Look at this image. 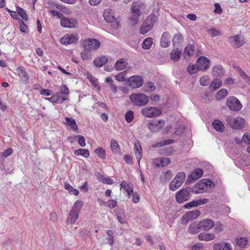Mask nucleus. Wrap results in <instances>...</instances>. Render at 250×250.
<instances>
[{
    "label": "nucleus",
    "instance_id": "nucleus-13",
    "mask_svg": "<svg viewBox=\"0 0 250 250\" xmlns=\"http://www.w3.org/2000/svg\"><path fill=\"white\" fill-rule=\"evenodd\" d=\"M78 21L73 18L63 17L61 20V24L65 28H73L77 26Z\"/></svg>",
    "mask_w": 250,
    "mask_h": 250
},
{
    "label": "nucleus",
    "instance_id": "nucleus-56",
    "mask_svg": "<svg viewBox=\"0 0 250 250\" xmlns=\"http://www.w3.org/2000/svg\"><path fill=\"white\" fill-rule=\"evenodd\" d=\"M12 152H13V150L12 148H8V149L5 150L3 152H2L1 153V157L3 159H4V158L7 157L8 156H10V155H11Z\"/></svg>",
    "mask_w": 250,
    "mask_h": 250
},
{
    "label": "nucleus",
    "instance_id": "nucleus-50",
    "mask_svg": "<svg viewBox=\"0 0 250 250\" xmlns=\"http://www.w3.org/2000/svg\"><path fill=\"white\" fill-rule=\"evenodd\" d=\"M145 92H151L155 89L154 84L152 82H148L145 85Z\"/></svg>",
    "mask_w": 250,
    "mask_h": 250
},
{
    "label": "nucleus",
    "instance_id": "nucleus-23",
    "mask_svg": "<svg viewBox=\"0 0 250 250\" xmlns=\"http://www.w3.org/2000/svg\"><path fill=\"white\" fill-rule=\"evenodd\" d=\"M170 35L167 32H164L161 37V45L163 47H167L170 44Z\"/></svg>",
    "mask_w": 250,
    "mask_h": 250
},
{
    "label": "nucleus",
    "instance_id": "nucleus-10",
    "mask_svg": "<svg viewBox=\"0 0 250 250\" xmlns=\"http://www.w3.org/2000/svg\"><path fill=\"white\" fill-rule=\"evenodd\" d=\"M201 214V212L197 209L188 211L186 213L181 219V223L186 225L189 221H192L197 218Z\"/></svg>",
    "mask_w": 250,
    "mask_h": 250
},
{
    "label": "nucleus",
    "instance_id": "nucleus-2",
    "mask_svg": "<svg viewBox=\"0 0 250 250\" xmlns=\"http://www.w3.org/2000/svg\"><path fill=\"white\" fill-rule=\"evenodd\" d=\"M227 124L233 129H240L244 128L246 121L243 118L238 116L236 118L227 116L226 119Z\"/></svg>",
    "mask_w": 250,
    "mask_h": 250
},
{
    "label": "nucleus",
    "instance_id": "nucleus-21",
    "mask_svg": "<svg viewBox=\"0 0 250 250\" xmlns=\"http://www.w3.org/2000/svg\"><path fill=\"white\" fill-rule=\"evenodd\" d=\"M229 42L236 48H239L244 43L243 38L240 36L235 35L229 38Z\"/></svg>",
    "mask_w": 250,
    "mask_h": 250
},
{
    "label": "nucleus",
    "instance_id": "nucleus-64",
    "mask_svg": "<svg viewBox=\"0 0 250 250\" xmlns=\"http://www.w3.org/2000/svg\"><path fill=\"white\" fill-rule=\"evenodd\" d=\"M203 245L201 243L195 244L191 247L192 250H200L203 249Z\"/></svg>",
    "mask_w": 250,
    "mask_h": 250
},
{
    "label": "nucleus",
    "instance_id": "nucleus-52",
    "mask_svg": "<svg viewBox=\"0 0 250 250\" xmlns=\"http://www.w3.org/2000/svg\"><path fill=\"white\" fill-rule=\"evenodd\" d=\"M188 71L190 74H193L197 72V70H199L198 66H195L194 64H189L187 68Z\"/></svg>",
    "mask_w": 250,
    "mask_h": 250
},
{
    "label": "nucleus",
    "instance_id": "nucleus-40",
    "mask_svg": "<svg viewBox=\"0 0 250 250\" xmlns=\"http://www.w3.org/2000/svg\"><path fill=\"white\" fill-rule=\"evenodd\" d=\"M64 188L69 191V193L77 196L79 194V191L78 189L73 188L70 184L64 183Z\"/></svg>",
    "mask_w": 250,
    "mask_h": 250
},
{
    "label": "nucleus",
    "instance_id": "nucleus-38",
    "mask_svg": "<svg viewBox=\"0 0 250 250\" xmlns=\"http://www.w3.org/2000/svg\"><path fill=\"white\" fill-rule=\"evenodd\" d=\"M222 84V81L221 79L215 78L213 80L209 85V88L212 90H216L219 88Z\"/></svg>",
    "mask_w": 250,
    "mask_h": 250
},
{
    "label": "nucleus",
    "instance_id": "nucleus-9",
    "mask_svg": "<svg viewBox=\"0 0 250 250\" xmlns=\"http://www.w3.org/2000/svg\"><path fill=\"white\" fill-rule=\"evenodd\" d=\"M84 50L90 52L98 49L100 46V42L95 39L84 40L83 42Z\"/></svg>",
    "mask_w": 250,
    "mask_h": 250
},
{
    "label": "nucleus",
    "instance_id": "nucleus-33",
    "mask_svg": "<svg viewBox=\"0 0 250 250\" xmlns=\"http://www.w3.org/2000/svg\"><path fill=\"white\" fill-rule=\"evenodd\" d=\"M54 105L56 104H62L64 101L67 100L65 96H62L61 93L59 92L53 95Z\"/></svg>",
    "mask_w": 250,
    "mask_h": 250
},
{
    "label": "nucleus",
    "instance_id": "nucleus-6",
    "mask_svg": "<svg viewBox=\"0 0 250 250\" xmlns=\"http://www.w3.org/2000/svg\"><path fill=\"white\" fill-rule=\"evenodd\" d=\"M142 113L146 117L153 118L160 115L162 112L158 108L152 106H148L143 108L142 109Z\"/></svg>",
    "mask_w": 250,
    "mask_h": 250
},
{
    "label": "nucleus",
    "instance_id": "nucleus-17",
    "mask_svg": "<svg viewBox=\"0 0 250 250\" xmlns=\"http://www.w3.org/2000/svg\"><path fill=\"white\" fill-rule=\"evenodd\" d=\"M210 61L207 57H201L196 62L199 70H205L208 68Z\"/></svg>",
    "mask_w": 250,
    "mask_h": 250
},
{
    "label": "nucleus",
    "instance_id": "nucleus-22",
    "mask_svg": "<svg viewBox=\"0 0 250 250\" xmlns=\"http://www.w3.org/2000/svg\"><path fill=\"white\" fill-rule=\"evenodd\" d=\"M103 16L105 21L107 22H113L115 21V14L113 10L106 9L104 10Z\"/></svg>",
    "mask_w": 250,
    "mask_h": 250
},
{
    "label": "nucleus",
    "instance_id": "nucleus-3",
    "mask_svg": "<svg viewBox=\"0 0 250 250\" xmlns=\"http://www.w3.org/2000/svg\"><path fill=\"white\" fill-rule=\"evenodd\" d=\"M129 99L133 104L139 106L147 104L149 102L148 97L143 93H133L129 96Z\"/></svg>",
    "mask_w": 250,
    "mask_h": 250
},
{
    "label": "nucleus",
    "instance_id": "nucleus-28",
    "mask_svg": "<svg viewBox=\"0 0 250 250\" xmlns=\"http://www.w3.org/2000/svg\"><path fill=\"white\" fill-rule=\"evenodd\" d=\"M215 234L213 233H202L198 235L200 241H209L215 239Z\"/></svg>",
    "mask_w": 250,
    "mask_h": 250
},
{
    "label": "nucleus",
    "instance_id": "nucleus-49",
    "mask_svg": "<svg viewBox=\"0 0 250 250\" xmlns=\"http://www.w3.org/2000/svg\"><path fill=\"white\" fill-rule=\"evenodd\" d=\"M95 152L97 154L98 157L102 159H105V150L101 147H99L95 150Z\"/></svg>",
    "mask_w": 250,
    "mask_h": 250
},
{
    "label": "nucleus",
    "instance_id": "nucleus-46",
    "mask_svg": "<svg viewBox=\"0 0 250 250\" xmlns=\"http://www.w3.org/2000/svg\"><path fill=\"white\" fill-rule=\"evenodd\" d=\"M174 143L173 140H167L161 141L157 143L156 144L153 146L154 147H160L164 146H167Z\"/></svg>",
    "mask_w": 250,
    "mask_h": 250
},
{
    "label": "nucleus",
    "instance_id": "nucleus-47",
    "mask_svg": "<svg viewBox=\"0 0 250 250\" xmlns=\"http://www.w3.org/2000/svg\"><path fill=\"white\" fill-rule=\"evenodd\" d=\"M247 242L248 240L246 237L240 238L236 239V244L240 248H244L246 246Z\"/></svg>",
    "mask_w": 250,
    "mask_h": 250
},
{
    "label": "nucleus",
    "instance_id": "nucleus-20",
    "mask_svg": "<svg viewBox=\"0 0 250 250\" xmlns=\"http://www.w3.org/2000/svg\"><path fill=\"white\" fill-rule=\"evenodd\" d=\"M199 223V227L201 228V229L204 230L208 231L212 229L214 226V222L210 219H206Z\"/></svg>",
    "mask_w": 250,
    "mask_h": 250
},
{
    "label": "nucleus",
    "instance_id": "nucleus-54",
    "mask_svg": "<svg viewBox=\"0 0 250 250\" xmlns=\"http://www.w3.org/2000/svg\"><path fill=\"white\" fill-rule=\"evenodd\" d=\"M126 76V72L125 71L122 72L118 74L115 76V79L119 82H124L125 81V77Z\"/></svg>",
    "mask_w": 250,
    "mask_h": 250
},
{
    "label": "nucleus",
    "instance_id": "nucleus-43",
    "mask_svg": "<svg viewBox=\"0 0 250 250\" xmlns=\"http://www.w3.org/2000/svg\"><path fill=\"white\" fill-rule=\"evenodd\" d=\"M65 121L67 125L70 126L74 130H78V126L74 119L71 118H65Z\"/></svg>",
    "mask_w": 250,
    "mask_h": 250
},
{
    "label": "nucleus",
    "instance_id": "nucleus-11",
    "mask_svg": "<svg viewBox=\"0 0 250 250\" xmlns=\"http://www.w3.org/2000/svg\"><path fill=\"white\" fill-rule=\"evenodd\" d=\"M165 126V121L162 120H154L148 125L149 129L153 132L160 131Z\"/></svg>",
    "mask_w": 250,
    "mask_h": 250
},
{
    "label": "nucleus",
    "instance_id": "nucleus-19",
    "mask_svg": "<svg viewBox=\"0 0 250 250\" xmlns=\"http://www.w3.org/2000/svg\"><path fill=\"white\" fill-rule=\"evenodd\" d=\"M211 183H212V182L210 181H208V183L205 182L203 180L200 181L195 185L194 189V192L196 194L203 193L204 192L205 188L208 186H210Z\"/></svg>",
    "mask_w": 250,
    "mask_h": 250
},
{
    "label": "nucleus",
    "instance_id": "nucleus-24",
    "mask_svg": "<svg viewBox=\"0 0 250 250\" xmlns=\"http://www.w3.org/2000/svg\"><path fill=\"white\" fill-rule=\"evenodd\" d=\"M108 62V58L105 56H101L95 59L93 62L94 65L97 67H101Z\"/></svg>",
    "mask_w": 250,
    "mask_h": 250
},
{
    "label": "nucleus",
    "instance_id": "nucleus-16",
    "mask_svg": "<svg viewBox=\"0 0 250 250\" xmlns=\"http://www.w3.org/2000/svg\"><path fill=\"white\" fill-rule=\"evenodd\" d=\"M145 8V4L140 1H137L134 2L130 7L131 13L138 14L141 15V12Z\"/></svg>",
    "mask_w": 250,
    "mask_h": 250
},
{
    "label": "nucleus",
    "instance_id": "nucleus-31",
    "mask_svg": "<svg viewBox=\"0 0 250 250\" xmlns=\"http://www.w3.org/2000/svg\"><path fill=\"white\" fill-rule=\"evenodd\" d=\"M199 223L194 222L191 224L188 228V232L191 234H196L199 232L201 228L199 227Z\"/></svg>",
    "mask_w": 250,
    "mask_h": 250
},
{
    "label": "nucleus",
    "instance_id": "nucleus-30",
    "mask_svg": "<svg viewBox=\"0 0 250 250\" xmlns=\"http://www.w3.org/2000/svg\"><path fill=\"white\" fill-rule=\"evenodd\" d=\"M203 174V170L201 168H196L193 170L189 176V177L194 180L200 178Z\"/></svg>",
    "mask_w": 250,
    "mask_h": 250
},
{
    "label": "nucleus",
    "instance_id": "nucleus-63",
    "mask_svg": "<svg viewBox=\"0 0 250 250\" xmlns=\"http://www.w3.org/2000/svg\"><path fill=\"white\" fill-rule=\"evenodd\" d=\"M21 22L20 23L21 30L23 33H26L28 31L27 26L23 22V21L21 19Z\"/></svg>",
    "mask_w": 250,
    "mask_h": 250
},
{
    "label": "nucleus",
    "instance_id": "nucleus-44",
    "mask_svg": "<svg viewBox=\"0 0 250 250\" xmlns=\"http://www.w3.org/2000/svg\"><path fill=\"white\" fill-rule=\"evenodd\" d=\"M183 42V38L181 34H176L172 40L174 45H179L182 43Z\"/></svg>",
    "mask_w": 250,
    "mask_h": 250
},
{
    "label": "nucleus",
    "instance_id": "nucleus-53",
    "mask_svg": "<svg viewBox=\"0 0 250 250\" xmlns=\"http://www.w3.org/2000/svg\"><path fill=\"white\" fill-rule=\"evenodd\" d=\"M209 82V77L208 76H203L200 80V83L201 85H207Z\"/></svg>",
    "mask_w": 250,
    "mask_h": 250
},
{
    "label": "nucleus",
    "instance_id": "nucleus-55",
    "mask_svg": "<svg viewBox=\"0 0 250 250\" xmlns=\"http://www.w3.org/2000/svg\"><path fill=\"white\" fill-rule=\"evenodd\" d=\"M242 141L246 145H250V134L248 132L245 133L242 136Z\"/></svg>",
    "mask_w": 250,
    "mask_h": 250
},
{
    "label": "nucleus",
    "instance_id": "nucleus-35",
    "mask_svg": "<svg viewBox=\"0 0 250 250\" xmlns=\"http://www.w3.org/2000/svg\"><path fill=\"white\" fill-rule=\"evenodd\" d=\"M224 71L221 66H214L212 68V74L214 77H220L223 76Z\"/></svg>",
    "mask_w": 250,
    "mask_h": 250
},
{
    "label": "nucleus",
    "instance_id": "nucleus-36",
    "mask_svg": "<svg viewBox=\"0 0 250 250\" xmlns=\"http://www.w3.org/2000/svg\"><path fill=\"white\" fill-rule=\"evenodd\" d=\"M141 15L131 13V15L129 19V23L131 25H135L137 24L140 20Z\"/></svg>",
    "mask_w": 250,
    "mask_h": 250
},
{
    "label": "nucleus",
    "instance_id": "nucleus-39",
    "mask_svg": "<svg viewBox=\"0 0 250 250\" xmlns=\"http://www.w3.org/2000/svg\"><path fill=\"white\" fill-rule=\"evenodd\" d=\"M228 94V90L225 88H223L217 92L215 95V98L217 100H220L226 97Z\"/></svg>",
    "mask_w": 250,
    "mask_h": 250
},
{
    "label": "nucleus",
    "instance_id": "nucleus-29",
    "mask_svg": "<svg viewBox=\"0 0 250 250\" xmlns=\"http://www.w3.org/2000/svg\"><path fill=\"white\" fill-rule=\"evenodd\" d=\"M212 126L218 132H222L225 130V126L223 123L218 119L213 121L212 123Z\"/></svg>",
    "mask_w": 250,
    "mask_h": 250
},
{
    "label": "nucleus",
    "instance_id": "nucleus-62",
    "mask_svg": "<svg viewBox=\"0 0 250 250\" xmlns=\"http://www.w3.org/2000/svg\"><path fill=\"white\" fill-rule=\"evenodd\" d=\"M48 13L52 14V15L54 17L57 16L60 19H62V17L63 16L62 14L60 12H59L57 11L50 10H49Z\"/></svg>",
    "mask_w": 250,
    "mask_h": 250
},
{
    "label": "nucleus",
    "instance_id": "nucleus-60",
    "mask_svg": "<svg viewBox=\"0 0 250 250\" xmlns=\"http://www.w3.org/2000/svg\"><path fill=\"white\" fill-rule=\"evenodd\" d=\"M197 207L202 205H205L209 202V200L207 198L200 199L195 200Z\"/></svg>",
    "mask_w": 250,
    "mask_h": 250
},
{
    "label": "nucleus",
    "instance_id": "nucleus-4",
    "mask_svg": "<svg viewBox=\"0 0 250 250\" xmlns=\"http://www.w3.org/2000/svg\"><path fill=\"white\" fill-rule=\"evenodd\" d=\"M156 21V17L155 15L151 14L148 16L140 28V33L144 35L149 32L152 28Z\"/></svg>",
    "mask_w": 250,
    "mask_h": 250
},
{
    "label": "nucleus",
    "instance_id": "nucleus-25",
    "mask_svg": "<svg viewBox=\"0 0 250 250\" xmlns=\"http://www.w3.org/2000/svg\"><path fill=\"white\" fill-rule=\"evenodd\" d=\"M127 64V60L125 59L121 58L116 62L114 67L116 70H122L126 68Z\"/></svg>",
    "mask_w": 250,
    "mask_h": 250
},
{
    "label": "nucleus",
    "instance_id": "nucleus-34",
    "mask_svg": "<svg viewBox=\"0 0 250 250\" xmlns=\"http://www.w3.org/2000/svg\"><path fill=\"white\" fill-rule=\"evenodd\" d=\"M194 48L193 46L188 45L184 49L183 55L185 58L187 59L194 54Z\"/></svg>",
    "mask_w": 250,
    "mask_h": 250
},
{
    "label": "nucleus",
    "instance_id": "nucleus-42",
    "mask_svg": "<svg viewBox=\"0 0 250 250\" xmlns=\"http://www.w3.org/2000/svg\"><path fill=\"white\" fill-rule=\"evenodd\" d=\"M152 43V39L150 37L147 38L144 41L142 47L145 49H148L151 47Z\"/></svg>",
    "mask_w": 250,
    "mask_h": 250
},
{
    "label": "nucleus",
    "instance_id": "nucleus-5",
    "mask_svg": "<svg viewBox=\"0 0 250 250\" xmlns=\"http://www.w3.org/2000/svg\"><path fill=\"white\" fill-rule=\"evenodd\" d=\"M186 178V174L183 172H180L177 174L175 177L169 184V188L171 191H174L183 183Z\"/></svg>",
    "mask_w": 250,
    "mask_h": 250
},
{
    "label": "nucleus",
    "instance_id": "nucleus-27",
    "mask_svg": "<svg viewBox=\"0 0 250 250\" xmlns=\"http://www.w3.org/2000/svg\"><path fill=\"white\" fill-rule=\"evenodd\" d=\"M213 248V250H232L231 245L228 243H216Z\"/></svg>",
    "mask_w": 250,
    "mask_h": 250
},
{
    "label": "nucleus",
    "instance_id": "nucleus-41",
    "mask_svg": "<svg viewBox=\"0 0 250 250\" xmlns=\"http://www.w3.org/2000/svg\"><path fill=\"white\" fill-rule=\"evenodd\" d=\"M74 153L76 155L83 156L85 158H88L89 156V152L88 149H76L74 151Z\"/></svg>",
    "mask_w": 250,
    "mask_h": 250
},
{
    "label": "nucleus",
    "instance_id": "nucleus-51",
    "mask_svg": "<svg viewBox=\"0 0 250 250\" xmlns=\"http://www.w3.org/2000/svg\"><path fill=\"white\" fill-rule=\"evenodd\" d=\"M17 12L19 13L20 16L24 20H27L28 19L27 15L26 14V13L25 12V11L22 9V8L17 6L16 7Z\"/></svg>",
    "mask_w": 250,
    "mask_h": 250
},
{
    "label": "nucleus",
    "instance_id": "nucleus-15",
    "mask_svg": "<svg viewBox=\"0 0 250 250\" xmlns=\"http://www.w3.org/2000/svg\"><path fill=\"white\" fill-rule=\"evenodd\" d=\"M78 41L77 35L69 34L63 37L61 40V42L63 44L67 45L77 42Z\"/></svg>",
    "mask_w": 250,
    "mask_h": 250
},
{
    "label": "nucleus",
    "instance_id": "nucleus-61",
    "mask_svg": "<svg viewBox=\"0 0 250 250\" xmlns=\"http://www.w3.org/2000/svg\"><path fill=\"white\" fill-rule=\"evenodd\" d=\"M197 207V204L196 203L195 200H193L186 204L185 205L184 207L186 208L189 209L192 207Z\"/></svg>",
    "mask_w": 250,
    "mask_h": 250
},
{
    "label": "nucleus",
    "instance_id": "nucleus-8",
    "mask_svg": "<svg viewBox=\"0 0 250 250\" xmlns=\"http://www.w3.org/2000/svg\"><path fill=\"white\" fill-rule=\"evenodd\" d=\"M227 105L231 111H238L242 107L240 101L235 97H229L227 100Z\"/></svg>",
    "mask_w": 250,
    "mask_h": 250
},
{
    "label": "nucleus",
    "instance_id": "nucleus-14",
    "mask_svg": "<svg viewBox=\"0 0 250 250\" xmlns=\"http://www.w3.org/2000/svg\"><path fill=\"white\" fill-rule=\"evenodd\" d=\"M17 72L20 79V82L24 84H27L29 81V76L23 67H19L17 69Z\"/></svg>",
    "mask_w": 250,
    "mask_h": 250
},
{
    "label": "nucleus",
    "instance_id": "nucleus-26",
    "mask_svg": "<svg viewBox=\"0 0 250 250\" xmlns=\"http://www.w3.org/2000/svg\"><path fill=\"white\" fill-rule=\"evenodd\" d=\"M134 150L136 157L137 160V162L139 165H140V160L142 158V147L139 142L135 143L134 146Z\"/></svg>",
    "mask_w": 250,
    "mask_h": 250
},
{
    "label": "nucleus",
    "instance_id": "nucleus-32",
    "mask_svg": "<svg viewBox=\"0 0 250 250\" xmlns=\"http://www.w3.org/2000/svg\"><path fill=\"white\" fill-rule=\"evenodd\" d=\"M121 189H123L125 190L128 196V197L130 198L131 194H133V188H131L128 183L126 181H123L120 184Z\"/></svg>",
    "mask_w": 250,
    "mask_h": 250
},
{
    "label": "nucleus",
    "instance_id": "nucleus-1",
    "mask_svg": "<svg viewBox=\"0 0 250 250\" xmlns=\"http://www.w3.org/2000/svg\"><path fill=\"white\" fill-rule=\"evenodd\" d=\"M83 205V203L81 201H77L74 204L66 220L67 224H73L76 222V220L79 218Z\"/></svg>",
    "mask_w": 250,
    "mask_h": 250
},
{
    "label": "nucleus",
    "instance_id": "nucleus-18",
    "mask_svg": "<svg viewBox=\"0 0 250 250\" xmlns=\"http://www.w3.org/2000/svg\"><path fill=\"white\" fill-rule=\"evenodd\" d=\"M171 162L169 158H157L153 159L152 165L155 167H164Z\"/></svg>",
    "mask_w": 250,
    "mask_h": 250
},
{
    "label": "nucleus",
    "instance_id": "nucleus-45",
    "mask_svg": "<svg viewBox=\"0 0 250 250\" xmlns=\"http://www.w3.org/2000/svg\"><path fill=\"white\" fill-rule=\"evenodd\" d=\"M125 120L127 123H131L134 119V112L131 110H128L125 115Z\"/></svg>",
    "mask_w": 250,
    "mask_h": 250
},
{
    "label": "nucleus",
    "instance_id": "nucleus-59",
    "mask_svg": "<svg viewBox=\"0 0 250 250\" xmlns=\"http://www.w3.org/2000/svg\"><path fill=\"white\" fill-rule=\"evenodd\" d=\"M59 92L61 93L62 95L63 94L66 96L69 94V89L65 84H62L60 87V91Z\"/></svg>",
    "mask_w": 250,
    "mask_h": 250
},
{
    "label": "nucleus",
    "instance_id": "nucleus-57",
    "mask_svg": "<svg viewBox=\"0 0 250 250\" xmlns=\"http://www.w3.org/2000/svg\"><path fill=\"white\" fill-rule=\"evenodd\" d=\"M53 5H54V6L53 7V8L56 7L58 9H59V10H60L61 11H62L63 13L66 14L69 12V9L66 8L65 7H64L63 6H62V5L54 3V4H53Z\"/></svg>",
    "mask_w": 250,
    "mask_h": 250
},
{
    "label": "nucleus",
    "instance_id": "nucleus-12",
    "mask_svg": "<svg viewBox=\"0 0 250 250\" xmlns=\"http://www.w3.org/2000/svg\"><path fill=\"white\" fill-rule=\"evenodd\" d=\"M143 79L141 76L134 75L130 77L128 81L129 85L132 88H137L141 86L143 83Z\"/></svg>",
    "mask_w": 250,
    "mask_h": 250
},
{
    "label": "nucleus",
    "instance_id": "nucleus-48",
    "mask_svg": "<svg viewBox=\"0 0 250 250\" xmlns=\"http://www.w3.org/2000/svg\"><path fill=\"white\" fill-rule=\"evenodd\" d=\"M110 147L113 153H117L119 151V146L117 141L116 140H111Z\"/></svg>",
    "mask_w": 250,
    "mask_h": 250
},
{
    "label": "nucleus",
    "instance_id": "nucleus-37",
    "mask_svg": "<svg viewBox=\"0 0 250 250\" xmlns=\"http://www.w3.org/2000/svg\"><path fill=\"white\" fill-rule=\"evenodd\" d=\"M182 55L181 50L178 49H174L171 52V59L174 62H177Z\"/></svg>",
    "mask_w": 250,
    "mask_h": 250
},
{
    "label": "nucleus",
    "instance_id": "nucleus-58",
    "mask_svg": "<svg viewBox=\"0 0 250 250\" xmlns=\"http://www.w3.org/2000/svg\"><path fill=\"white\" fill-rule=\"evenodd\" d=\"M208 34L212 37L217 36L220 34V32L218 30L215 29L214 28H211L208 30Z\"/></svg>",
    "mask_w": 250,
    "mask_h": 250
},
{
    "label": "nucleus",
    "instance_id": "nucleus-7",
    "mask_svg": "<svg viewBox=\"0 0 250 250\" xmlns=\"http://www.w3.org/2000/svg\"><path fill=\"white\" fill-rule=\"evenodd\" d=\"M191 188L188 187L179 191L176 194V200L179 203H183L190 198Z\"/></svg>",
    "mask_w": 250,
    "mask_h": 250
}]
</instances>
